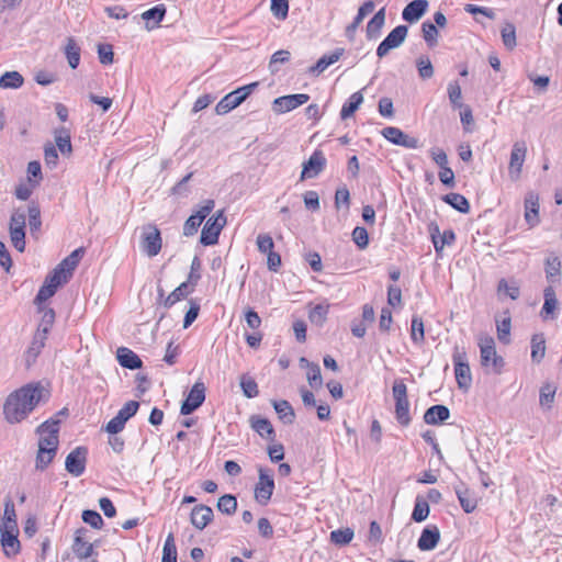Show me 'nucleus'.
<instances>
[{
	"mask_svg": "<svg viewBox=\"0 0 562 562\" xmlns=\"http://www.w3.org/2000/svg\"><path fill=\"white\" fill-rule=\"evenodd\" d=\"M48 397L49 392L40 382L20 387L9 394L4 402L5 420L10 424L22 422L41 402H46Z\"/></svg>",
	"mask_w": 562,
	"mask_h": 562,
	"instance_id": "1",
	"label": "nucleus"
},
{
	"mask_svg": "<svg viewBox=\"0 0 562 562\" xmlns=\"http://www.w3.org/2000/svg\"><path fill=\"white\" fill-rule=\"evenodd\" d=\"M59 424L57 417H52L35 429L38 436L35 469L44 471L54 461L59 447Z\"/></svg>",
	"mask_w": 562,
	"mask_h": 562,
	"instance_id": "2",
	"label": "nucleus"
},
{
	"mask_svg": "<svg viewBox=\"0 0 562 562\" xmlns=\"http://www.w3.org/2000/svg\"><path fill=\"white\" fill-rule=\"evenodd\" d=\"M452 361L458 387L467 392L472 384V374L464 348L454 346Z\"/></svg>",
	"mask_w": 562,
	"mask_h": 562,
	"instance_id": "3",
	"label": "nucleus"
},
{
	"mask_svg": "<svg viewBox=\"0 0 562 562\" xmlns=\"http://www.w3.org/2000/svg\"><path fill=\"white\" fill-rule=\"evenodd\" d=\"M258 87V82H252L243 87L237 88L236 90L227 93L222 100L216 104L215 112L218 115H224L229 111L234 110L238 105H240Z\"/></svg>",
	"mask_w": 562,
	"mask_h": 562,
	"instance_id": "4",
	"label": "nucleus"
},
{
	"mask_svg": "<svg viewBox=\"0 0 562 562\" xmlns=\"http://www.w3.org/2000/svg\"><path fill=\"white\" fill-rule=\"evenodd\" d=\"M226 224L224 211H217L215 215L210 217L202 228L200 243L204 246L215 245L218 241L221 231Z\"/></svg>",
	"mask_w": 562,
	"mask_h": 562,
	"instance_id": "5",
	"label": "nucleus"
},
{
	"mask_svg": "<svg viewBox=\"0 0 562 562\" xmlns=\"http://www.w3.org/2000/svg\"><path fill=\"white\" fill-rule=\"evenodd\" d=\"M258 473L259 477L255 487V497L260 504L266 505L274 490L273 475L272 471L266 468H259Z\"/></svg>",
	"mask_w": 562,
	"mask_h": 562,
	"instance_id": "6",
	"label": "nucleus"
},
{
	"mask_svg": "<svg viewBox=\"0 0 562 562\" xmlns=\"http://www.w3.org/2000/svg\"><path fill=\"white\" fill-rule=\"evenodd\" d=\"M160 231L155 225H147L143 228L140 247L148 257H155L161 249Z\"/></svg>",
	"mask_w": 562,
	"mask_h": 562,
	"instance_id": "7",
	"label": "nucleus"
},
{
	"mask_svg": "<svg viewBox=\"0 0 562 562\" xmlns=\"http://www.w3.org/2000/svg\"><path fill=\"white\" fill-rule=\"evenodd\" d=\"M214 206V200L207 199L203 201V204L200 206V209L196 212H194L191 216H189V218L184 222L183 235L193 236L194 234H196L202 222L210 215Z\"/></svg>",
	"mask_w": 562,
	"mask_h": 562,
	"instance_id": "8",
	"label": "nucleus"
},
{
	"mask_svg": "<svg viewBox=\"0 0 562 562\" xmlns=\"http://www.w3.org/2000/svg\"><path fill=\"white\" fill-rule=\"evenodd\" d=\"M407 32L408 29L406 25H398L393 29L378 46V57L383 58L390 53L391 49L400 47L404 43L407 36Z\"/></svg>",
	"mask_w": 562,
	"mask_h": 562,
	"instance_id": "9",
	"label": "nucleus"
},
{
	"mask_svg": "<svg viewBox=\"0 0 562 562\" xmlns=\"http://www.w3.org/2000/svg\"><path fill=\"white\" fill-rule=\"evenodd\" d=\"M481 364L483 367L492 366L495 372H499L504 364L503 358L497 356L495 342L492 337H485L480 341Z\"/></svg>",
	"mask_w": 562,
	"mask_h": 562,
	"instance_id": "10",
	"label": "nucleus"
},
{
	"mask_svg": "<svg viewBox=\"0 0 562 562\" xmlns=\"http://www.w3.org/2000/svg\"><path fill=\"white\" fill-rule=\"evenodd\" d=\"M88 449L79 446L75 448L67 457L65 461V468L68 473L74 476H80L86 470Z\"/></svg>",
	"mask_w": 562,
	"mask_h": 562,
	"instance_id": "11",
	"label": "nucleus"
},
{
	"mask_svg": "<svg viewBox=\"0 0 562 562\" xmlns=\"http://www.w3.org/2000/svg\"><path fill=\"white\" fill-rule=\"evenodd\" d=\"M527 155V146L524 142H516L513 145L509 166H508V175L513 181H517L520 178L522 165L525 162Z\"/></svg>",
	"mask_w": 562,
	"mask_h": 562,
	"instance_id": "12",
	"label": "nucleus"
},
{
	"mask_svg": "<svg viewBox=\"0 0 562 562\" xmlns=\"http://www.w3.org/2000/svg\"><path fill=\"white\" fill-rule=\"evenodd\" d=\"M205 400V386L202 382H195L190 390L187 398L183 401L180 413L182 415H190L198 409Z\"/></svg>",
	"mask_w": 562,
	"mask_h": 562,
	"instance_id": "13",
	"label": "nucleus"
},
{
	"mask_svg": "<svg viewBox=\"0 0 562 562\" xmlns=\"http://www.w3.org/2000/svg\"><path fill=\"white\" fill-rule=\"evenodd\" d=\"M310 100V95L306 93H296L279 97L273 100V111L282 114L290 112Z\"/></svg>",
	"mask_w": 562,
	"mask_h": 562,
	"instance_id": "14",
	"label": "nucleus"
},
{
	"mask_svg": "<svg viewBox=\"0 0 562 562\" xmlns=\"http://www.w3.org/2000/svg\"><path fill=\"white\" fill-rule=\"evenodd\" d=\"M326 158L322 150H315L307 161L303 164L300 179L316 178L326 167Z\"/></svg>",
	"mask_w": 562,
	"mask_h": 562,
	"instance_id": "15",
	"label": "nucleus"
},
{
	"mask_svg": "<svg viewBox=\"0 0 562 562\" xmlns=\"http://www.w3.org/2000/svg\"><path fill=\"white\" fill-rule=\"evenodd\" d=\"M87 533L86 528H79L75 533L72 551L80 561H86L94 554L93 544L86 539Z\"/></svg>",
	"mask_w": 562,
	"mask_h": 562,
	"instance_id": "16",
	"label": "nucleus"
},
{
	"mask_svg": "<svg viewBox=\"0 0 562 562\" xmlns=\"http://www.w3.org/2000/svg\"><path fill=\"white\" fill-rule=\"evenodd\" d=\"M382 135L392 144L403 146L405 148H418L419 140L416 137L405 134L397 127L389 126L382 130Z\"/></svg>",
	"mask_w": 562,
	"mask_h": 562,
	"instance_id": "17",
	"label": "nucleus"
},
{
	"mask_svg": "<svg viewBox=\"0 0 562 562\" xmlns=\"http://www.w3.org/2000/svg\"><path fill=\"white\" fill-rule=\"evenodd\" d=\"M213 510L206 505H196L190 515L191 524L199 530H203L213 519Z\"/></svg>",
	"mask_w": 562,
	"mask_h": 562,
	"instance_id": "18",
	"label": "nucleus"
},
{
	"mask_svg": "<svg viewBox=\"0 0 562 562\" xmlns=\"http://www.w3.org/2000/svg\"><path fill=\"white\" fill-rule=\"evenodd\" d=\"M0 531L19 532L14 503L8 498L4 503L3 516L0 521Z\"/></svg>",
	"mask_w": 562,
	"mask_h": 562,
	"instance_id": "19",
	"label": "nucleus"
},
{
	"mask_svg": "<svg viewBox=\"0 0 562 562\" xmlns=\"http://www.w3.org/2000/svg\"><path fill=\"white\" fill-rule=\"evenodd\" d=\"M427 8V0H413L404 8L402 16L405 21L414 23L426 13Z\"/></svg>",
	"mask_w": 562,
	"mask_h": 562,
	"instance_id": "20",
	"label": "nucleus"
},
{
	"mask_svg": "<svg viewBox=\"0 0 562 562\" xmlns=\"http://www.w3.org/2000/svg\"><path fill=\"white\" fill-rule=\"evenodd\" d=\"M439 539V529L436 526L427 527L422 531L417 547L422 551H430L437 547Z\"/></svg>",
	"mask_w": 562,
	"mask_h": 562,
	"instance_id": "21",
	"label": "nucleus"
},
{
	"mask_svg": "<svg viewBox=\"0 0 562 562\" xmlns=\"http://www.w3.org/2000/svg\"><path fill=\"white\" fill-rule=\"evenodd\" d=\"M525 220L531 227L539 222L538 196L533 192H529L525 199Z\"/></svg>",
	"mask_w": 562,
	"mask_h": 562,
	"instance_id": "22",
	"label": "nucleus"
},
{
	"mask_svg": "<svg viewBox=\"0 0 562 562\" xmlns=\"http://www.w3.org/2000/svg\"><path fill=\"white\" fill-rule=\"evenodd\" d=\"M117 361L119 363L126 369L135 370L142 368L140 358L131 349L126 347H120L117 349Z\"/></svg>",
	"mask_w": 562,
	"mask_h": 562,
	"instance_id": "23",
	"label": "nucleus"
},
{
	"mask_svg": "<svg viewBox=\"0 0 562 562\" xmlns=\"http://www.w3.org/2000/svg\"><path fill=\"white\" fill-rule=\"evenodd\" d=\"M47 336L35 331L30 347L25 351V362L30 367L33 364L45 346Z\"/></svg>",
	"mask_w": 562,
	"mask_h": 562,
	"instance_id": "24",
	"label": "nucleus"
},
{
	"mask_svg": "<svg viewBox=\"0 0 562 562\" xmlns=\"http://www.w3.org/2000/svg\"><path fill=\"white\" fill-rule=\"evenodd\" d=\"M450 417V411L445 405H434L424 414V422L428 425H437L446 422Z\"/></svg>",
	"mask_w": 562,
	"mask_h": 562,
	"instance_id": "25",
	"label": "nucleus"
},
{
	"mask_svg": "<svg viewBox=\"0 0 562 562\" xmlns=\"http://www.w3.org/2000/svg\"><path fill=\"white\" fill-rule=\"evenodd\" d=\"M345 49L344 48H337L329 55L322 56L317 63L310 68V74L318 76L322 74L325 69H327L330 65L335 64L340 59V57L344 55Z\"/></svg>",
	"mask_w": 562,
	"mask_h": 562,
	"instance_id": "26",
	"label": "nucleus"
},
{
	"mask_svg": "<svg viewBox=\"0 0 562 562\" xmlns=\"http://www.w3.org/2000/svg\"><path fill=\"white\" fill-rule=\"evenodd\" d=\"M0 533L3 553L8 558L16 555L20 552V541L18 539L19 532L0 531Z\"/></svg>",
	"mask_w": 562,
	"mask_h": 562,
	"instance_id": "27",
	"label": "nucleus"
},
{
	"mask_svg": "<svg viewBox=\"0 0 562 562\" xmlns=\"http://www.w3.org/2000/svg\"><path fill=\"white\" fill-rule=\"evenodd\" d=\"M431 239L436 249V252H441L445 246H450L456 240V234L452 229H446L442 234L439 233L438 226L431 232Z\"/></svg>",
	"mask_w": 562,
	"mask_h": 562,
	"instance_id": "28",
	"label": "nucleus"
},
{
	"mask_svg": "<svg viewBox=\"0 0 562 562\" xmlns=\"http://www.w3.org/2000/svg\"><path fill=\"white\" fill-rule=\"evenodd\" d=\"M250 426L262 438H269V439L273 440L274 429L269 419L262 418L260 416H251L250 417Z\"/></svg>",
	"mask_w": 562,
	"mask_h": 562,
	"instance_id": "29",
	"label": "nucleus"
},
{
	"mask_svg": "<svg viewBox=\"0 0 562 562\" xmlns=\"http://www.w3.org/2000/svg\"><path fill=\"white\" fill-rule=\"evenodd\" d=\"M166 8L164 4H158L142 13V19L146 21V29L153 30L165 18Z\"/></svg>",
	"mask_w": 562,
	"mask_h": 562,
	"instance_id": "30",
	"label": "nucleus"
},
{
	"mask_svg": "<svg viewBox=\"0 0 562 562\" xmlns=\"http://www.w3.org/2000/svg\"><path fill=\"white\" fill-rule=\"evenodd\" d=\"M385 23V8H381L367 24V37L376 38Z\"/></svg>",
	"mask_w": 562,
	"mask_h": 562,
	"instance_id": "31",
	"label": "nucleus"
},
{
	"mask_svg": "<svg viewBox=\"0 0 562 562\" xmlns=\"http://www.w3.org/2000/svg\"><path fill=\"white\" fill-rule=\"evenodd\" d=\"M273 408L279 418L286 425H291L295 420V413L291 404L285 400L272 401Z\"/></svg>",
	"mask_w": 562,
	"mask_h": 562,
	"instance_id": "32",
	"label": "nucleus"
},
{
	"mask_svg": "<svg viewBox=\"0 0 562 562\" xmlns=\"http://www.w3.org/2000/svg\"><path fill=\"white\" fill-rule=\"evenodd\" d=\"M544 303L541 310V316L543 319H549L553 316V312L557 308L558 300L555 297V291L553 285H549L544 289Z\"/></svg>",
	"mask_w": 562,
	"mask_h": 562,
	"instance_id": "33",
	"label": "nucleus"
},
{
	"mask_svg": "<svg viewBox=\"0 0 562 562\" xmlns=\"http://www.w3.org/2000/svg\"><path fill=\"white\" fill-rule=\"evenodd\" d=\"M194 284L187 281L176 288L165 300V306L170 307L180 300L187 297L193 291Z\"/></svg>",
	"mask_w": 562,
	"mask_h": 562,
	"instance_id": "34",
	"label": "nucleus"
},
{
	"mask_svg": "<svg viewBox=\"0 0 562 562\" xmlns=\"http://www.w3.org/2000/svg\"><path fill=\"white\" fill-rule=\"evenodd\" d=\"M363 102V95L361 91H357L350 95L348 101H346L340 111L341 120H347L351 117L355 112L359 109L361 103Z\"/></svg>",
	"mask_w": 562,
	"mask_h": 562,
	"instance_id": "35",
	"label": "nucleus"
},
{
	"mask_svg": "<svg viewBox=\"0 0 562 562\" xmlns=\"http://www.w3.org/2000/svg\"><path fill=\"white\" fill-rule=\"evenodd\" d=\"M456 494L458 496L461 507L465 513H472L475 510L477 506V501L472 492H470L468 488L457 487Z\"/></svg>",
	"mask_w": 562,
	"mask_h": 562,
	"instance_id": "36",
	"label": "nucleus"
},
{
	"mask_svg": "<svg viewBox=\"0 0 562 562\" xmlns=\"http://www.w3.org/2000/svg\"><path fill=\"white\" fill-rule=\"evenodd\" d=\"M85 254V249L82 247L75 249L69 256H67L57 267L61 268L63 271L71 277L72 271L78 266L80 259Z\"/></svg>",
	"mask_w": 562,
	"mask_h": 562,
	"instance_id": "37",
	"label": "nucleus"
},
{
	"mask_svg": "<svg viewBox=\"0 0 562 562\" xmlns=\"http://www.w3.org/2000/svg\"><path fill=\"white\" fill-rule=\"evenodd\" d=\"M442 200L447 204L452 206L454 210H457L461 213L467 214L470 211V203L462 194L453 193V192L448 193L442 198Z\"/></svg>",
	"mask_w": 562,
	"mask_h": 562,
	"instance_id": "38",
	"label": "nucleus"
},
{
	"mask_svg": "<svg viewBox=\"0 0 562 562\" xmlns=\"http://www.w3.org/2000/svg\"><path fill=\"white\" fill-rule=\"evenodd\" d=\"M24 82L23 76L18 71H7L0 77V88L18 89Z\"/></svg>",
	"mask_w": 562,
	"mask_h": 562,
	"instance_id": "39",
	"label": "nucleus"
},
{
	"mask_svg": "<svg viewBox=\"0 0 562 562\" xmlns=\"http://www.w3.org/2000/svg\"><path fill=\"white\" fill-rule=\"evenodd\" d=\"M546 340L543 335L536 334L531 338V359L533 362L539 363L546 353Z\"/></svg>",
	"mask_w": 562,
	"mask_h": 562,
	"instance_id": "40",
	"label": "nucleus"
},
{
	"mask_svg": "<svg viewBox=\"0 0 562 562\" xmlns=\"http://www.w3.org/2000/svg\"><path fill=\"white\" fill-rule=\"evenodd\" d=\"M65 54L69 66L72 69H76L80 61V47L77 45L76 41L72 37L67 38Z\"/></svg>",
	"mask_w": 562,
	"mask_h": 562,
	"instance_id": "41",
	"label": "nucleus"
},
{
	"mask_svg": "<svg viewBox=\"0 0 562 562\" xmlns=\"http://www.w3.org/2000/svg\"><path fill=\"white\" fill-rule=\"evenodd\" d=\"M395 417L402 426L411 424L409 402L408 400L395 401Z\"/></svg>",
	"mask_w": 562,
	"mask_h": 562,
	"instance_id": "42",
	"label": "nucleus"
},
{
	"mask_svg": "<svg viewBox=\"0 0 562 562\" xmlns=\"http://www.w3.org/2000/svg\"><path fill=\"white\" fill-rule=\"evenodd\" d=\"M560 269L561 261L558 256L549 257L547 259L546 273L548 281L551 283L550 285H552L554 282L559 280Z\"/></svg>",
	"mask_w": 562,
	"mask_h": 562,
	"instance_id": "43",
	"label": "nucleus"
},
{
	"mask_svg": "<svg viewBox=\"0 0 562 562\" xmlns=\"http://www.w3.org/2000/svg\"><path fill=\"white\" fill-rule=\"evenodd\" d=\"M502 41L507 49H514L517 45L516 42V27L513 23L506 22L501 31Z\"/></svg>",
	"mask_w": 562,
	"mask_h": 562,
	"instance_id": "44",
	"label": "nucleus"
},
{
	"mask_svg": "<svg viewBox=\"0 0 562 562\" xmlns=\"http://www.w3.org/2000/svg\"><path fill=\"white\" fill-rule=\"evenodd\" d=\"M429 515V505L422 496H417L412 514V519L416 522L424 521Z\"/></svg>",
	"mask_w": 562,
	"mask_h": 562,
	"instance_id": "45",
	"label": "nucleus"
},
{
	"mask_svg": "<svg viewBox=\"0 0 562 562\" xmlns=\"http://www.w3.org/2000/svg\"><path fill=\"white\" fill-rule=\"evenodd\" d=\"M411 337L412 340L417 345L423 344L425 340L424 322L418 315H414L412 317Z\"/></svg>",
	"mask_w": 562,
	"mask_h": 562,
	"instance_id": "46",
	"label": "nucleus"
},
{
	"mask_svg": "<svg viewBox=\"0 0 562 562\" xmlns=\"http://www.w3.org/2000/svg\"><path fill=\"white\" fill-rule=\"evenodd\" d=\"M40 310L42 312V319L36 331L47 336L55 322V312L53 308Z\"/></svg>",
	"mask_w": 562,
	"mask_h": 562,
	"instance_id": "47",
	"label": "nucleus"
},
{
	"mask_svg": "<svg viewBox=\"0 0 562 562\" xmlns=\"http://www.w3.org/2000/svg\"><path fill=\"white\" fill-rule=\"evenodd\" d=\"M161 562H177V547L172 533L167 536L164 543Z\"/></svg>",
	"mask_w": 562,
	"mask_h": 562,
	"instance_id": "48",
	"label": "nucleus"
},
{
	"mask_svg": "<svg viewBox=\"0 0 562 562\" xmlns=\"http://www.w3.org/2000/svg\"><path fill=\"white\" fill-rule=\"evenodd\" d=\"M217 509L225 515H233L237 509L236 497L231 494L221 496L217 501Z\"/></svg>",
	"mask_w": 562,
	"mask_h": 562,
	"instance_id": "49",
	"label": "nucleus"
},
{
	"mask_svg": "<svg viewBox=\"0 0 562 562\" xmlns=\"http://www.w3.org/2000/svg\"><path fill=\"white\" fill-rule=\"evenodd\" d=\"M240 387L247 398H254L259 394L257 382L247 374L240 376Z\"/></svg>",
	"mask_w": 562,
	"mask_h": 562,
	"instance_id": "50",
	"label": "nucleus"
},
{
	"mask_svg": "<svg viewBox=\"0 0 562 562\" xmlns=\"http://www.w3.org/2000/svg\"><path fill=\"white\" fill-rule=\"evenodd\" d=\"M56 146L61 154H70L72 150L70 135L65 128L55 132Z\"/></svg>",
	"mask_w": 562,
	"mask_h": 562,
	"instance_id": "51",
	"label": "nucleus"
},
{
	"mask_svg": "<svg viewBox=\"0 0 562 562\" xmlns=\"http://www.w3.org/2000/svg\"><path fill=\"white\" fill-rule=\"evenodd\" d=\"M423 37L429 47H434L438 43V30L436 25L429 21L422 24Z\"/></svg>",
	"mask_w": 562,
	"mask_h": 562,
	"instance_id": "52",
	"label": "nucleus"
},
{
	"mask_svg": "<svg viewBox=\"0 0 562 562\" xmlns=\"http://www.w3.org/2000/svg\"><path fill=\"white\" fill-rule=\"evenodd\" d=\"M557 387L551 384H546L540 390V406L544 409H550L554 402Z\"/></svg>",
	"mask_w": 562,
	"mask_h": 562,
	"instance_id": "53",
	"label": "nucleus"
},
{
	"mask_svg": "<svg viewBox=\"0 0 562 562\" xmlns=\"http://www.w3.org/2000/svg\"><path fill=\"white\" fill-rule=\"evenodd\" d=\"M416 67L422 79H430L434 76V66L428 56H419L416 59Z\"/></svg>",
	"mask_w": 562,
	"mask_h": 562,
	"instance_id": "54",
	"label": "nucleus"
},
{
	"mask_svg": "<svg viewBox=\"0 0 562 562\" xmlns=\"http://www.w3.org/2000/svg\"><path fill=\"white\" fill-rule=\"evenodd\" d=\"M26 213L22 209L12 212L9 223V232L25 231Z\"/></svg>",
	"mask_w": 562,
	"mask_h": 562,
	"instance_id": "55",
	"label": "nucleus"
},
{
	"mask_svg": "<svg viewBox=\"0 0 562 562\" xmlns=\"http://www.w3.org/2000/svg\"><path fill=\"white\" fill-rule=\"evenodd\" d=\"M353 530L350 528L337 529L330 532V540L335 544H348L353 538Z\"/></svg>",
	"mask_w": 562,
	"mask_h": 562,
	"instance_id": "56",
	"label": "nucleus"
},
{
	"mask_svg": "<svg viewBox=\"0 0 562 562\" xmlns=\"http://www.w3.org/2000/svg\"><path fill=\"white\" fill-rule=\"evenodd\" d=\"M37 186L38 181H33V179H29L26 183H20L15 188V196L19 200L26 201Z\"/></svg>",
	"mask_w": 562,
	"mask_h": 562,
	"instance_id": "57",
	"label": "nucleus"
},
{
	"mask_svg": "<svg viewBox=\"0 0 562 562\" xmlns=\"http://www.w3.org/2000/svg\"><path fill=\"white\" fill-rule=\"evenodd\" d=\"M67 272L65 273L61 268L56 267L54 271L47 276L45 282L49 285H55L54 289H58L59 285L66 283L69 280Z\"/></svg>",
	"mask_w": 562,
	"mask_h": 562,
	"instance_id": "58",
	"label": "nucleus"
},
{
	"mask_svg": "<svg viewBox=\"0 0 562 562\" xmlns=\"http://www.w3.org/2000/svg\"><path fill=\"white\" fill-rule=\"evenodd\" d=\"M270 9L278 20H285L289 13V0H271Z\"/></svg>",
	"mask_w": 562,
	"mask_h": 562,
	"instance_id": "59",
	"label": "nucleus"
},
{
	"mask_svg": "<svg viewBox=\"0 0 562 562\" xmlns=\"http://www.w3.org/2000/svg\"><path fill=\"white\" fill-rule=\"evenodd\" d=\"M306 379L312 389H319L323 385L321 368L317 363L307 369Z\"/></svg>",
	"mask_w": 562,
	"mask_h": 562,
	"instance_id": "60",
	"label": "nucleus"
},
{
	"mask_svg": "<svg viewBox=\"0 0 562 562\" xmlns=\"http://www.w3.org/2000/svg\"><path fill=\"white\" fill-rule=\"evenodd\" d=\"M448 97L453 108H462V93L458 81H451L448 85Z\"/></svg>",
	"mask_w": 562,
	"mask_h": 562,
	"instance_id": "61",
	"label": "nucleus"
},
{
	"mask_svg": "<svg viewBox=\"0 0 562 562\" xmlns=\"http://www.w3.org/2000/svg\"><path fill=\"white\" fill-rule=\"evenodd\" d=\"M352 240L360 248L366 249L369 245V235L364 227L357 226L352 231Z\"/></svg>",
	"mask_w": 562,
	"mask_h": 562,
	"instance_id": "62",
	"label": "nucleus"
},
{
	"mask_svg": "<svg viewBox=\"0 0 562 562\" xmlns=\"http://www.w3.org/2000/svg\"><path fill=\"white\" fill-rule=\"evenodd\" d=\"M82 520L86 524L90 525L94 529H101L103 526V519H102L101 515L95 510H91V509L83 510L82 512Z\"/></svg>",
	"mask_w": 562,
	"mask_h": 562,
	"instance_id": "63",
	"label": "nucleus"
},
{
	"mask_svg": "<svg viewBox=\"0 0 562 562\" xmlns=\"http://www.w3.org/2000/svg\"><path fill=\"white\" fill-rule=\"evenodd\" d=\"M27 214L30 229L32 232L38 231L42 225L40 207L35 204H31L29 206Z\"/></svg>",
	"mask_w": 562,
	"mask_h": 562,
	"instance_id": "64",
	"label": "nucleus"
}]
</instances>
